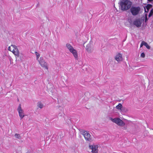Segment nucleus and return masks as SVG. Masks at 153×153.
<instances>
[{"label":"nucleus","instance_id":"8","mask_svg":"<svg viewBox=\"0 0 153 153\" xmlns=\"http://www.w3.org/2000/svg\"><path fill=\"white\" fill-rule=\"evenodd\" d=\"M17 111L20 119H22L25 117V115L24 111L22 109L21 104H19L17 108Z\"/></svg>","mask_w":153,"mask_h":153},{"label":"nucleus","instance_id":"2","mask_svg":"<svg viewBox=\"0 0 153 153\" xmlns=\"http://www.w3.org/2000/svg\"><path fill=\"white\" fill-rule=\"evenodd\" d=\"M8 50L12 52L16 56V58L19 57V52L16 46L11 45L10 46L8 47Z\"/></svg>","mask_w":153,"mask_h":153},{"label":"nucleus","instance_id":"12","mask_svg":"<svg viewBox=\"0 0 153 153\" xmlns=\"http://www.w3.org/2000/svg\"><path fill=\"white\" fill-rule=\"evenodd\" d=\"M70 52H71V53H72L73 54L74 56L75 57V58L77 59L78 58V54L77 53V51L76 50L74 49L72 50V51H71Z\"/></svg>","mask_w":153,"mask_h":153},{"label":"nucleus","instance_id":"22","mask_svg":"<svg viewBox=\"0 0 153 153\" xmlns=\"http://www.w3.org/2000/svg\"><path fill=\"white\" fill-rule=\"evenodd\" d=\"M145 22H146L148 20V19L147 18V14H145Z\"/></svg>","mask_w":153,"mask_h":153},{"label":"nucleus","instance_id":"13","mask_svg":"<svg viewBox=\"0 0 153 153\" xmlns=\"http://www.w3.org/2000/svg\"><path fill=\"white\" fill-rule=\"evenodd\" d=\"M152 5L150 4H148L146 6V7H144L145 12L146 13L148 12L149 9L152 7Z\"/></svg>","mask_w":153,"mask_h":153},{"label":"nucleus","instance_id":"1","mask_svg":"<svg viewBox=\"0 0 153 153\" xmlns=\"http://www.w3.org/2000/svg\"><path fill=\"white\" fill-rule=\"evenodd\" d=\"M119 7L122 10H126L129 9L132 4L129 0H120L118 3Z\"/></svg>","mask_w":153,"mask_h":153},{"label":"nucleus","instance_id":"18","mask_svg":"<svg viewBox=\"0 0 153 153\" xmlns=\"http://www.w3.org/2000/svg\"><path fill=\"white\" fill-rule=\"evenodd\" d=\"M35 53L36 56V59L38 61L39 60V57L40 56V54L36 51L35 52Z\"/></svg>","mask_w":153,"mask_h":153},{"label":"nucleus","instance_id":"20","mask_svg":"<svg viewBox=\"0 0 153 153\" xmlns=\"http://www.w3.org/2000/svg\"><path fill=\"white\" fill-rule=\"evenodd\" d=\"M153 14V9H152L150 11L149 15V18L151 17Z\"/></svg>","mask_w":153,"mask_h":153},{"label":"nucleus","instance_id":"4","mask_svg":"<svg viewBox=\"0 0 153 153\" xmlns=\"http://www.w3.org/2000/svg\"><path fill=\"white\" fill-rule=\"evenodd\" d=\"M38 62L42 67L44 68L47 70L48 69V64L45 62L42 57H40Z\"/></svg>","mask_w":153,"mask_h":153},{"label":"nucleus","instance_id":"6","mask_svg":"<svg viewBox=\"0 0 153 153\" xmlns=\"http://www.w3.org/2000/svg\"><path fill=\"white\" fill-rule=\"evenodd\" d=\"M86 50L88 53L92 52L93 51V42L90 41L86 45L85 48Z\"/></svg>","mask_w":153,"mask_h":153},{"label":"nucleus","instance_id":"21","mask_svg":"<svg viewBox=\"0 0 153 153\" xmlns=\"http://www.w3.org/2000/svg\"><path fill=\"white\" fill-rule=\"evenodd\" d=\"M140 56L143 58H144L145 57V54L144 53H142L141 54Z\"/></svg>","mask_w":153,"mask_h":153},{"label":"nucleus","instance_id":"10","mask_svg":"<svg viewBox=\"0 0 153 153\" xmlns=\"http://www.w3.org/2000/svg\"><path fill=\"white\" fill-rule=\"evenodd\" d=\"M142 22L139 19H137L135 20L133 22L134 25L137 27H140L141 25Z\"/></svg>","mask_w":153,"mask_h":153},{"label":"nucleus","instance_id":"16","mask_svg":"<svg viewBox=\"0 0 153 153\" xmlns=\"http://www.w3.org/2000/svg\"><path fill=\"white\" fill-rule=\"evenodd\" d=\"M15 137H16V138H17L19 140H21L22 138V137L19 134H18L17 133H16L15 134Z\"/></svg>","mask_w":153,"mask_h":153},{"label":"nucleus","instance_id":"19","mask_svg":"<svg viewBox=\"0 0 153 153\" xmlns=\"http://www.w3.org/2000/svg\"><path fill=\"white\" fill-rule=\"evenodd\" d=\"M143 42L144 43V44H143L145 46L147 49H149L150 48V46L146 42L144 41H143Z\"/></svg>","mask_w":153,"mask_h":153},{"label":"nucleus","instance_id":"11","mask_svg":"<svg viewBox=\"0 0 153 153\" xmlns=\"http://www.w3.org/2000/svg\"><path fill=\"white\" fill-rule=\"evenodd\" d=\"M90 148L92 149V153H98L97 147L96 146H90Z\"/></svg>","mask_w":153,"mask_h":153},{"label":"nucleus","instance_id":"7","mask_svg":"<svg viewBox=\"0 0 153 153\" xmlns=\"http://www.w3.org/2000/svg\"><path fill=\"white\" fill-rule=\"evenodd\" d=\"M82 134L84 136L85 140L86 141H91V138L90 134L87 131L83 130L82 131Z\"/></svg>","mask_w":153,"mask_h":153},{"label":"nucleus","instance_id":"3","mask_svg":"<svg viewBox=\"0 0 153 153\" xmlns=\"http://www.w3.org/2000/svg\"><path fill=\"white\" fill-rule=\"evenodd\" d=\"M110 119L112 122L115 123L119 126H123L125 125V123L119 118H115L113 119L111 118Z\"/></svg>","mask_w":153,"mask_h":153},{"label":"nucleus","instance_id":"24","mask_svg":"<svg viewBox=\"0 0 153 153\" xmlns=\"http://www.w3.org/2000/svg\"><path fill=\"white\" fill-rule=\"evenodd\" d=\"M149 1H152V0H148Z\"/></svg>","mask_w":153,"mask_h":153},{"label":"nucleus","instance_id":"15","mask_svg":"<svg viewBox=\"0 0 153 153\" xmlns=\"http://www.w3.org/2000/svg\"><path fill=\"white\" fill-rule=\"evenodd\" d=\"M37 105L38 107L40 109L44 107V105L41 102H37Z\"/></svg>","mask_w":153,"mask_h":153},{"label":"nucleus","instance_id":"14","mask_svg":"<svg viewBox=\"0 0 153 153\" xmlns=\"http://www.w3.org/2000/svg\"><path fill=\"white\" fill-rule=\"evenodd\" d=\"M66 46L70 52L74 49L73 47L69 43H67Z\"/></svg>","mask_w":153,"mask_h":153},{"label":"nucleus","instance_id":"17","mask_svg":"<svg viewBox=\"0 0 153 153\" xmlns=\"http://www.w3.org/2000/svg\"><path fill=\"white\" fill-rule=\"evenodd\" d=\"M122 107V105L121 103H119L118 105L116 106V108L118 109L121 110Z\"/></svg>","mask_w":153,"mask_h":153},{"label":"nucleus","instance_id":"23","mask_svg":"<svg viewBox=\"0 0 153 153\" xmlns=\"http://www.w3.org/2000/svg\"><path fill=\"white\" fill-rule=\"evenodd\" d=\"M144 44V43L143 42V41L142 42V43H141V44H140V47H142V46L144 45L143 44Z\"/></svg>","mask_w":153,"mask_h":153},{"label":"nucleus","instance_id":"9","mask_svg":"<svg viewBox=\"0 0 153 153\" xmlns=\"http://www.w3.org/2000/svg\"><path fill=\"white\" fill-rule=\"evenodd\" d=\"M115 60L118 62L121 61L123 59L122 55L120 53L117 54L115 56Z\"/></svg>","mask_w":153,"mask_h":153},{"label":"nucleus","instance_id":"5","mask_svg":"<svg viewBox=\"0 0 153 153\" xmlns=\"http://www.w3.org/2000/svg\"><path fill=\"white\" fill-rule=\"evenodd\" d=\"M140 8V7H132L130 9V11L132 15L136 16L139 13Z\"/></svg>","mask_w":153,"mask_h":153}]
</instances>
